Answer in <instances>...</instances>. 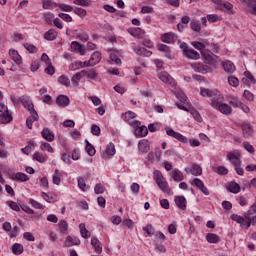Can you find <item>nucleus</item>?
<instances>
[{"instance_id": "20", "label": "nucleus", "mask_w": 256, "mask_h": 256, "mask_svg": "<svg viewBox=\"0 0 256 256\" xmlns=\"http://www.w3.org/2000/svg\"><path fill=\"white\" fill-rule=\"evenodd\" d=\"M185 171H186V173H188V174L191 173L192 175H195L196 177L203 173V169L201 168V166H199L197 164H193L192 169L185 168Z\"/></svg>"}, {"instance_id": "4", "label": "nucleus", "mask_w": 256, "mask_h": 256, "mask_svg": "<svg viewBox=\"0 0 256 256\" xmlns=\"http://www.w3.org/2000/svg\"><path fill=\"white\" fill-rule=\"evenodd\" d=\"M228 160L230 161V163H232V165H234V169L237 175H244L245 171L243 170V168H241V159H239L237 155H235L234 153H229Z\"/></svg>"}, {"instance_id": "54", "label": "nucleus", "mask_w": 256, "mask_h": 256, "mask_svg": "<svg viewBox=\"0 0 256 256\" xmlns=\"http://www.w3.org/2000/svg\"><path fill=\"white\" fill-rule=\"evenodd\" d=\"M30 205L34 207V209H45V206H43L41 203L37 202L35 199L31 198L29 200Z\"/></svg>"}, {"instance_id": "63", "label": "nucleus", "mask_w": 256, "mask_h": 256, "mask_svg": "<svg viewBox=\"0 0 256 256\" xmlns=\"http://www.w3.org/2000/svg\"><path fill=\"white\" fill-rule=\"evenodd\" d=\"M77 181H78L79 189H81L82 191H85V187H87V184H85V179H83V177H78Z\"/></svg>"}, {"instance_id": "10", "label": "nucleus", "mask_w": 256, "mask_h": 256, "mask_svg": "<svg viewBox=\"0 0 256 256\" xmlns=\"http://www.w3.org/2000/svg\"><path fill=\"white\" fill-rule=\"evenodd\" d=\"M161 41L163 43H168V44L175 43L177 41V35L173 32L165 33L162 35Z\"/></svg>"}, {"instance_id": "24", "label": "nucleus", "mask_w": 256, "mask_h": 256, "mask_svg": "<svg viewBox=\"0 0 256 256\" xmlns=\"http://www.w3.org/2000/svg\"><path fill=\"white\" fill-rule=\"evenodd\" d=\"M44 39L46 41H55L57 39V31L55 29H50L44 34Z\"/></svg>"}, {"instance_id": "34", "label": "nucleus", "mask_w": 256, "mask_h": 256, "mask_svg": "<svg viewBox=\"0 0 256 256\" xmlns=\"http://www.w3.org/2000/svg\"><path fill=\"white\" fill-rule=\"evenodd\" d=\"M97 75H99V73H97V70L95 68L85 70V76L88 79H97Z\"/></svg>"}, {"instance_id": "58", "label": "nucleus", "mask_w": 256, "mask_h": 256, "mask_svg": "<svg viewBox=\"0 0 256 256\" xmlns=\"http://www.w3.org/2000/svg\"><path fill=\"white\" fill-rule=\"evenodd\" d=\"M191 45L194 46L195 49H198V51H203V49H205L203 42L193 41L191 42Z\"/></svg>"}, {"instance_id": "28", "label": "nucleus", "mask_w": 256, "mask_h": 256, "mask_svg": "<svg viewBox=\"0 0 256 256\" xmlns=\"http://www.w3.org/2000/svg\"><path fill=\"white\" fill-rule=\"evenodd\" d=\"M158 51H162L165 54V57H167V59H172L171 58V48L165 44H159L158 45Z\"/></svg>"}, {"instance_id": "2", "label": "nucleus", "mask_w": 256, "mask_h": 256, "mask_svg": "<svg viewBox=\"0 0 256 256\" xmlns=\"http://www.w3.org/2000/svg\"><path fill=\"white\" fill-rule=\"evenodd\" d=\"M0 124L5 125L7 123H11L13 121V116L9 113V108L0 103Z\"/></svg>"}, {"instance_id": "25", "label": "nucleus", "mask_w": 256, "mask_h": 256, "mask_svg": "<svg viewBox=\"0 0 256 256\" xmlns=\"http://www.w3.org/2000/svg\"><path fill=\"white\" fill-rule=\"evenodd\" d=\"M255 213H256V206H254V204H252L250 209L248 210V213L245 215L247 227H251V217H250V215H253Z\"/></svg>"}, {"instance_id": "30", "label": "nucleus", "mask_w": 256, "mask_h": 256, "mask_svg": "<svg viewBox=\"0 0 256 256\" xmlns=\"http://www.w3.org/2000/svg\"><path fill=\"white\" fill-rule=\"evenodd\" d=\"M79 229H80L81 237H83V239H89V237H91V232L87 230L84 223H81L79 225Z\"/></svg>"}, {"instance_id": "23", "label": "nucleus", "mask_w": 256, "mask_h": 256, "mask_svg": "<svg viewBox=\"0 0 256 256\" xmlns=\"http://www.w3.org/2000/svg\"><path fill=\"white\" fill-rule=\"evenodd\" d=\"M226 189L230 193L237 194L241 191V186L237 182H231L227 185Z\"/></svg>"}, {"instance_id": "61", "label": "nucleus", "mask_w": 256, "mask_h": 256, "mask_svg": "<svg viewBox=\"0 0 256 256\" xmlns=\"http://www.w3.org/2000/svg\"><path fill=\"white\" fill-rule=\"evenodd\" d=\"M244 76L248 81H250V83H252L253 85H256L255 77L253 76V74H251V72L249 71L244 72Z\"/></svg>"}, {"instance_id": "12", "label": "nucleus", "mask_w": 256, "mask_h": 256, "mask_svg": "<svg viewBox=\"0 0 256 256\" xmlns=\"http://www.w3.org/2000/svg\"><path fill=\"white\" fill-rule=\"evenodd\" d=\"M91 245L95 253H97L98 255H101L103 253V246H101V242L99 241V239H97V237L91 238Z\"/></svg>"}, {"instance_id": "51", "label": "nucleus", "mask_w": 256, "mask_h": 256, "mask_svg": "<svg viewBox=\"0 0 256 256\" xmlns=\"http://www.w3.org/2000/svg\"><path fill=\"white\" fill-rule=\"evenodd\" d=\"M74 13L76 15H78L79 17H87V10L83 9V8H79V7H76L74 9Z\"/></svg>"}, {"instance_id": "17", "label": "nucleus", "mask_w": 256, "mask_h": 256, "mask_svg": "<svg viewBox=\"0 0 256 256\" xmlns=\"http://www.w3.org/2000/svg\"><path fill=\"white\" fill-rule=\"evenodd\" d=\"M41 135L46 141H55V134H53V131H51L49 128H44Z\"/></svg>"}, {"instance_id": "26", "label": "nucleus", "mask_w": 256, "mask_h": 256, "mask_svg": "<svg viewBox=\"0 0 256 256\" xmlns=\"http://www.w3.org/2000/svg\"><path fill=\"white\" fill-rule=\"evenodd\" d=\"M71 49H73L74 51H77L78 53H80V55H85V49L77 41L71 42Z\"/></svg>"}, {"instance_id": "57", "label": "nucleus", "mask_w": 256, "mask_h": 256, "mask_svg": "<svg viewBox=\"0 0 256 256\" xmlns=\"http://www.w3.org/2000/svg\"><path fill=\"white\" fill-rule=\"evenodd\" d=\"M94 191H95L96 195L105 193V186H103V184H101V183H98L95 185Z\"/></svg>"}, {"instance_id": "9", "label": "nucleus", "mask_w": 256, "mask_h": 256, "mask_svg": "<svg viewBox=\"0 0 256 256\" xmlns=\"http://www.w3.org/2000/svg\"><path fill=\"white\" fill-rule=\"evenodd\" d=\"M174 201L178 209L181 211H185L187 209V199H185V196H175Z\"/></svg>"}, {"instance_id": "45", "label": "nucleus", "mask_w": 256, "mask_h": 256, "mask_svg": "<svg viewBox=\"0 0 256 256\" xmlns=\"http://www.w3.org/2000/svg\"><path fill=\"white\" fill-rule=\"evenodd\" d=\"M143 231H145L147 235H149V237H153V235H155V228L151 224H148L145 227H143Z\"/></svg>"}, {"instance_id": "62", "label": "nucleus", "mask_w": 256, "mask_h": 256, "mask_svg": "<svg viewBox=\"0 0 256 256\" xmlns=\"http://www.w3.org/2000/svg\"><path fill=\"white\" fill-rule=\"evenodd\" d=\"M207 19L210 23H217V21H219L220 17L217 14H208Z\"/></svg>"}, {"instance_id": "21", "label": "nucleus", "mask_w": 256, "mask_h": 256, "mask_svg": "<svg viewBox=\"0 0 256 256\" xmlns=\"http://www.w3.org/2000/svg\"><path fill=\"white\" fill-rule=\"evenodd\" d=\"M9 55L11 59L16 62L17 65H21L23 61L21 60V55H19V52L15 49H10L9 50Z\"/></svg>"}, {"instance_id": "42", "label": "nucleus", "mask_w": 256, "mask_h": 256, "mask_svg": "<svg viewBox=\"0 0 256 256\" xmlns=\"http://www.w3.org/2000/svg\"><path fill=\"white\" fill-rule=\"evenodd\" d=\"M85 65H83V62L79 61V62H74V63H71L69 65V70L70 71H77V69H83Z\"/></svg>"}, {"instance_id": "37", "label": "nucleus", "mask_w": 256, "mask_h": 256, "mask_svg": "<svg viewBox=\"0 0 256 256\" xmlns=\"http://www.w3.org/2000/svg\"><path fill=\"white\" fill-rule=\"evenodd\" d=\"M58 82L60 85H64V87H70L71 86V80H69V77L62 75L58 78Z\"/></svg>"}, {"instance_id": "47", "label": "nucleus", "mask_w": 256, "mask_h": 256, "mask_svg": "<svg viewBox=\"0 0 256 256\" xmlns=\"http://www.w3.org/2000/svg\"><path fill=\"white\" fill-rule=\"evenodd\" d=\"M200 94L202 95V97H213L214 95L213 90L209 88H201Z\"/></svg>"}, {"instance_id": "36", "label": "nucleus", "mask_w": 256, "mask_h": 256, "mask_svg": "<svg viewBox=\"0 0 256 256\" xmlns=\"http://www.w3.org/2000/svg\"><path fill=\"white\" fill-rule=\"evenodd\" d=\"M12 253L14 255H21L23 253V245L19 243H15L12 245Z\"/></svg>"}, {"instance_id": "8", "label": "nucleus", "mask_w": 256, "mask_h": 256, "mask_svg": "<svg viewBox=\"0 0 256 256\" xmlns=\"http://www.w3.org/2000/svg\"><path fill=\"white\" fill-rule=\"evenodd\" d=\"M69 103H70V100L67 95L60 94L56 98V104L58 105V107H62V108L69 107Z\"/></svg>"}, {"instance_id": "32", "label": "nucleus", "mask_w": 256, "mask_h": 256, "mask_svg": "<svg viewBox=\"0 0 256 256\" xmlns=\"http://www.w3.org/2000/svg\"><path fill=\"white\" fill-rule=\"evenodd\" d=\"M206 241H208V243H219L221 241V239L219 238V235L217 234H213V233H208L206 235Z\"/></svg>"}, {"instance_id": "41", "label": "nucleus", "mask_w": 256, "mask_h": 256, "mask_svg": "<svg viewBox=\"0 0 256 256\" xmlns=\"http://www.w3.org/2000/svg\"><path fill=\"white\" fill-rule=\"evenodd\" d=\"M14 179H16L17 181H29V176H27V174L23 172H17L14 175Z\"/></svg>"}, {"instance_id": "7", "label": "nucleus", "mask_w": 256, "mask_h": 256, "mask_svg": "<svg viewBox=\"0 0 256 256\" xmlns=\"http://www.w3.org/2000/svg\"><path fill=\"white\" fill-rule=\"evenodd\" d=\"M241 129H242L244 139H249L253 137L255 133V131L253 130V126L248 123H242Z\"/></svg>"}, {"instance_id": "13", "label": "nucleus", "mask_w": 256, "mask_h": 256, "mask_svg": "<svg viewBox=\"0 0 256 256\" xmlns=\"http://www.w3.org/2000/svg\"><path fill=\"white\" fill-rule=\"evenodd\" d=\"M158 77L163 83H169L172 87L175 86V80L167 72L160 73Z\"/></svg>"}, {"instance_id": "3", "label": "nucleus", "mask_w": 256, "mask_h": 256, "mask_svg": "<svg viewBox=\"0 0 256 256\" xmlns=\"http://www.w3.org/2000/svg\"><path fill=\"white\" fill-rule=\"evenodd\" d=\"M201 55L208 65H211L213 69H217V59H219L217 55L213 54V52L209 50H203Z\"/></svg>"}, {"instance_id": "31", "label": "nucleus", "mask_w": 256, "mask_h": 256, "mask_svg": "<svg viewBox=\"0 0 256 256\" xmlns=\"http://www.w3.org/2000/svg\"><path fill=\"white\" fill-rule=\"evenodd\" d=\"M58 226L60 229V233H62V235H67L69 231V224H67V221L60 220V222L58 223Z\"/></svg>"}, {"instance_id": "52", "label": "nucleus", "mask_w": 256, "mask_h": 256, "mask_svg": "<svg viewBox=\"0 0 256 256\" xmlns=\"http://www.w3.org/2000/svg\"><path fill=\"white\" fill-rule=\"evenodd\" d=\"M91 133H92V135L99 137L101 135V128L98 125L93 124L91 126Z\"/></svg>"}, {"instance_id": "18", "label": "nucleus", "mask_w": 256, "mask_h": 256, "mask_svg": "<svg viewBox=\"0 0 256 256\" xmlns=\"http://www.w3.org/2000/svg\"><path fill=\"white\" fill-rule=\"evenodd\" d=\"M82 77H85V70H81L80 72L72 76L71 78L72 85L74 87H79V81H81Z\"/></svg>"}, {"instance_id": "48", "label": "nucleus", "mask_w": 256, "mask_h": 256, "mask_svg": "<svg viewBox=\"0 0 256 256\" xmlns=\"http://www.w3.org/2000/svg\"><path fill=\"white\" fill-rule=\"evenodd\" d=\"M57 7V4L51 0H43V9H53Z\"/></svg>"}, {"instance_id": "53", "label": "nucleus", "mask_w": 256, "mask_h": 256, "mask_svg": "<svg viewBox=\"0 0 256 256\" xmlns=\"http://www.w3.org/2000/svg\"><path fill=\"white\" fill-rule=\"evenodd\" d=\"M191 185H193L194 187H197V189H201L205 184L201 181V179L194 178L191 181Z\"/></svg>"}, {"instance_id": "19", "label": "nucleus", "mask_w": 256, "mask_h": 256, "mask_svg": "<svg viewBox=\"0 0 256 256\" xmlns=\"http://www.w3.org/2000/svg\"><path fill=\"white\" fill-rule=\"evenodd\" d=\"M184 57L187 59H192L194 61H197L201 57L199 52L195 51L193 48H190L189 50H186V53L184 54Z\"/></svg>"}, {"instance_id": "14", "label": "nucleus", "mask_w": 256, "mask_h": 256, "mask_svg": "<svg viewBox=\"0 0 256 256\" xmlns=\"http://www.w3.org/2000/svg\"><path fill=\"white\" fill-rule=\"evenodd\" d=\"M133 51L136 52V55H139L140 57H151L153 55V52L147 50L144 47H133Z\"/></svg>"}, {"instance_id": "49", "label": "nucleus", "mask_w": 256, "mask_h": 256, "mask_svg": "<svg viewBox=\"0 0 256 256\" xmlns=\"http://www.w3.org/2000/svg\"><path fill=\"white\" fill-rule=\"evenodd\" d=\"M105 153H106V155H110V156L115 155V153H116L115 144L114 143H110L107 146Z\"/></svg>"}, {"instance_id": "46", "label": "nucleus", "mask_w": 256, "mask_h": 256, "mask_svg": "<svg viewBox=\"0 0 256 256\" xmlns=\"http://www.w3.org/2000/svg\"><path fill=\"white\" fill-rule=\"evenodd\" d=\"M229 105H231V107H234V109H237L242 106V102L241 100H239V98H231V100H229Z\"/></svg>"}, {"instance_id": "50", "label": "nucleus", "mask_w": 256, "mask_h": 256, "mask_svg": "<svg viewBox=\"0 0 256 256\" xmlns=\"http://www.w3.org/2000/svg\"><path fill=\"white\" fill-rule=\"evenodd\" d=\"M228 83L231 85V87H239V79H237L235 76H229Z\"/></svg>"}, {"instance_id": "35", "label": "nucleus", "mask_w": 256, "mask_h": 256, "mask_svg": "<svg viewBox=\"0 0 256 256\" xmlns=\"http://www.w3.org/2000/svg\"><path fill=\"white\" fill-rule=\"evenodd\" d=\"M44 19L47 25H53V21H55V15L51 12H46L44 13Z\"/></svg>"}, {"instance_id": "38", "label": "nucleus", "mask_w": 256, "mask_h": 256, "mask_svg": "<svg viewBox=\"0 0 256 256\" xmlns=\"http://www.w3.org/2000/svg\"><path fill=\"white\" fill-rule=\"evenodd\" d=\"M171 177L174 179V181H183V173H181L179 170H173L171 172Z\"/></svg>"}, {"instance_id": "1", "label": "nucleus", "mask_w": 256, "mask_h": 256, "mask_svg": "<svg viewBox=\"0 0 256 256\" xmlns=\"http://www.w3.org/2000/svg\"><path fill=\"white\" fill-rule=\"evenodd\" d=\"M154 180L156 181L159 189L163 193H167V195L171 193V188H169V184L167 183V180H165V177H163V173H161V171L159 170L154 171Z\"/></svg>"}, {"instance_id": "40", "label": "nucleus", "mask_w": 256, "mask_h": 256, "mask_svg": "<svg viewBox=\"0 0 256 256\" xmlns=\"http://www.w3.org/2000/svg\"><path fill=\"white\" fill-rule=\"evenodd\" d=\"M230 218L232 219V221H235L236 223H239L240 225H247V223H245V218H243L237 214H232L230 216Z\"/></svg>"}, {"instance_id": "16", "label": "nucleus", "mask_w": 256, "mask_h": 256, "mask_svg": "<svg viewBox=\"0 0 256 256\" xmlns=\"http://www.w3.org/2000/svg\"><path fill=\"white\" fill-rule=\"evenodd\" d=\"M222 66L225 73H228L229 75H232V73H235V64H233V62L226 60L222 63Z\"/></svg>"}, {"instance_id": "55", "label": "nucleus", "mask_w": 256, "mask_h": 256, "mask_svg": "<svg viewBox=\"0 0 256 256\" xmlns=\"http://www.w3.org/2000/svg\"><path fill=\"white\" fill-rule=\"evenodd\" d=\"M41 151H48V153H53V147H51V144L44 142L40 146Z\"/></svg>"}, {"instance_id": "27", "label": "nucleus", "mask_w": 256, "mask_h": 256, "mask_svg": "<svg viewBox=\"0 0 256 256\" xmlns=\"http://www.w3.org/2000/svg\"><path fill=\"white\" fill-rule=\"evenodd\" d=\"M197 73H202V75H205L206 73H213V67H210L209 65H201L196 68Z\"/></svg>"}, {"instance_id": "64", "label": "nucleus", "mask_w": 256, "mask_h": 256, "mask_svg": "<svg viewBox=\"0 0 256 256\" xmlns=\"http://www.w3.org/2000/svg\"><path fill=\"white\" fill-rule=\"evenodd\" d=\"M243 147L248 151V153H255V148H253V145H251L249 142H243Z\"/></svg>"}, {"instance_id": "6", "label": "nucleus", "mask_w": 256, "mask_h": 256, "mask_svg": "<svg viewBox=\"0 0 256 256\" xmlns=\"http://www.w3.org/2000/svg\"><path fill=\"white\" fill-rule=\"evenodd\" d=\"M19 101L22 103L23 107L29 111V113L35 111V106L33 105V101H31L29 96L23 95L19 97Z\"/></svg>"}, {"instance_id": "39", "label": "nucleus", "mask_w": 256, "mask_h": 256, "mask_svg": "<svg viewBox=\"0 0 256 256\" xmlns=\"http://www.w3.org/2000/svg\"><path fill=\"white\" fill-rule=\"evenodd\" d=\"M33 159L35 161H38V163H46L47 162V156L39 153V152H36L34 155H33Z\"/></svg>"}, {"instance_id": "60", "label": "nucleus", "mask_w": 256, "mask_h": 256, "mask_svg": "<svg viewBox=\"0 0 256 256\" xmlns=\"http://www.w3.org/2000/svg\"><path fill=\"white\" fill-rule=\"evenodd\" d=\"M166 237L165 234H163L162 232H157L155 234V238H154V242L155 243H159V241H165Z\"/></svg>"}, {"instance_id": "5", "label": "nucleus", "mask_w": 256, "mask_h": 256, "mask_svg": "<svg viewBox=\"0 0 256 256\" xmlns=\"http://www.w3.org/2000/svg\"><path fill=\"white\" fill-rule=\"evenodd\" d=\"M211 106L214 109H218V111H220V113H222L223 115H231V113H232V109H231V106H229V104H225V103H221L219 101L212 100Z\"/></svg>"}, {"instance_id": "11", "label": "nucleus", "mask_w": 256, "mask_h": 256, "mask_svg": "<svg viewBox=\"0 0 256 256\" xmlns=\"http://www.w3.org/2000/svg\"><path fill=\"white\" fill-rule=\"evenodd\" d=\"M39 121V114H37V111L30 112V116L26 119V127L28 129H33V122Z\"/></svg>"}, {"instance_id": "56", "label": "nucleus", "mask_w": 256, "mask_h": 256, "mask_svg": "<svg viewBox=\"0 0 256 256\" xmlns=\"http://www.w3.org/2000/svg\"><path fill=\"white\" fill-rule=\"evenodd\" d=\"M248 3V9H250V13L252 15H256V0H250Z\"/></svg>"}, {"instance_id": "22", "label": "nucleus", "mask_w": 256, "mask_h": 256, "mask_svg": "<svg viewBox=\"0 0 256 256\" xmlns=\"http://www.w3.org/2000/svg\"><path fill=\"white\" fill-rule=\"evenodd\" d=\"M138 149L141 151V153H149L150 151V146H149V141L147 140H140L138 143Z\"/></svg>"}, {"instance_id": "33", "label": "nucleus", "mask_w": 256, "mask_h": 256, "mask_svg": "<svg viewBox=\"0 0 256 256\" xmlns=\"http://www.w3.org/2000/svg\"><path fill=\"white\" fill-rule=\"evenodd\" d=\"M85 143H86V152L87 154L90 156V157H93L96 153V150H95V147L92 146L91 143H89V140H85Z\"/></svg>"}, {"instance_id": "15", "label": "nucleus", "mask_w": 256, "mask_h": 256, "mask_svg": "<svg viewBox=\"0 0 256 256\" xmlns=\"http://www.w3.org/2000/svg\"><path fill=\"white\" fill-rule=\"evenodd\" d=\"M100 61H101V53L96 51L91 55L87 64L90 65V67H95V65H97V63H99Z\"/></svg>"}, {"instance_id": "43", "label": "nucleus", "mask_w": 256, "mask_h": 256, "mask_svg": "<svg viewBox=\"0 0 256 256\" xmlns=\"http://www.w3.org/2000/svg\"><path fill=\"white\" fill-rule=\"evenodd\" d=\"M23 47L26 49L28 53H37L38 49L35 47V45L31 43H24Z\"/></svg>"}, {"instance_id": "29", "label": "nucleus", "mask_w": 256, "mask_h": 256, "mask_svg": "<svg viewBox=\"0 0 256 256\" xmlns=\"http://www.w3.org/2000/svg\"><path fill=\"white\" fill-rule=\"evenodd\" d=\"M148 133H149V129H147L146 126L138 127L135 130L136 137H146Z\"/></svg>"}, {"instance_id": "44", "label": "nucleus", "mask_w": 256, "mask_h": 256, "mask_svg": "<svg viewBox=\"0 0 256 256\" xmlns=\"http://www.w3.org/2000/svg\"><path fill=\"white\" fill-rule=\"evenodd\" d=\"M190 28L192 29V31H195V33L201 32V24L196 20L191 21Z\"/></svg>"}, {"instance_id": "59", "label": "nucleus", "mask_w": 256, "mask_h": 256, "mask_svg": "<svg viewBox=\"0 0 256 256\" xmlns=\"http://www.w3.org/2000/svg\"><path fill=\"white\" fill-rule=\"evenodd\" d=\"M7 205L12 209V211H21V208L19 207V204L14 201H8Z\"/></svg>"}]
</instances>
